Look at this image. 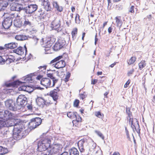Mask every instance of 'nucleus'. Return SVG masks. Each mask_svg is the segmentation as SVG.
Segmentation results:
<instances>
[{
	"instance_id": "nucleus-40",
	"label": "nucleus",
	"mask_w": 155,
	"mask_h": 155,
	"mask_svg": "<svg viewBox=\"0 0 155 155\" xmlns=\"http://www.w3.org/2000/svg\"><path fill=\"white\" fill-rule=\"evenodd\" d=\"M95 115L97 117L100 118H102L104 117V115L102 114L100 111H96L95 112Z\"/></svg>"
},
{
	"instance_id": "nucleus-10",
	"label": "nucleus",
	"mask_w": 155,
	"mask_h": 155,
	"mask_svg": "<svg viewBox=\"0 0 155 155\" xmlns=\"http://www.w3.org/2000/svg\"><path fill=\"white\" fill-rule=\"evenodd\" d=\"M18 16L17 14H12L11 15V17H8L6 18L2 23V25L3 27L5 29H8L12 24V19Z\"/></svg>"
},
{
	"instance_id": "nucleus-64",
	"label": "nucleus",
	"mask_w": 155,
	"mask_h": 155,
	"mask_svg": "<svg viewBox=\"0 0 155 155\" xmlns=\"http://www.w3.org/2000/svg\"><path fill=\"white\" fill-rule=\"evenodd\" d=\"M118 62H115L114 63L111 64L110 65V67L111 68H113L114 66L117 63H118Z\"/></svg>"
},
{
	"instance_id": "nucleus-19",
	"label": "nucleus",
	"mask_w": 155,
	"mask_h": 155,
	"mask_svg": "<svg viewBox=\"0 0 155 155\" xmlns=\"http://www.w3.org/2000/svg\"><path fill=\"white\" fill-rule=\"evenodd\" d=\"M21 83H22V82L17 80L13 82L5 83V85L7 87H15L19 85Z\"/></svg>"
},
{
	"instance_id": "nucleus-37",
	"label": "nucleus",
	"mask_w": 155,
	"mask_h": 155,
	"mask_svg": "<svg viewBox=\"0 0 155 155\" xmlns=\"http://www.w3.org/2000/svg\"><path fill=\"white\" fill-rule=\"evenodd\" d=\"M13 23L14 25L17 27L19 28L21 26V22L19 20L18 21L17 20H15Z\"/></svg>"
},
{
	"instance_id": "nucleus-23",
	"label": "nucleus",
	"mask_w": 155,
	"mask_h": 155,
	"mask_svg": "<svg viewBox=\"0 0 155 155\" xmlns=\"http://www.w3.org/2000/svg\"><path fill=\"white\" fill-rule=\"evenodd\" d=\"M2 116L0 117V128L8 127V119H2Z\"/></svg>"
},
{
	"instance_id": "nucleus-56",
	"label": "nucleus",
	"mask_w": 155,
	"mask_h": 155,
	"mask_svg": "<svg viewBox=\"0 0 155 155\" xmlns=\"http://www.w3.org/2000/svg\"><path fill=\"white\" fill-rule=\"evenodd\" d=\"M5 60L4 59L2 56H0V64H3L5 63Z\"/></svg>"
},
{
	"instance_id": "nucleus-36",
	"label": "nucleus",
	"mask_w": 155,
	"mask_h": 155,
	"mask_svg": "<svg viewBox=\"0 0 155 155\" xmlns=\"http://www.w3.org/2000/svg\"><path fill=\"white\" fill-rule=\"evenodd\" d=\"M52 100L50 98L48 97L45 100V105L46 106H49L52 104Z\"/></svg>"
},
{
	"instance_id": "nucleus-25",
	"label": "nucleus",
	"mask_w": 155,
	"mask_h": 155,
	"mask_svg": "<svg viewBox=\"0 0 155 155\" xmlns=\"http://www.w3.org/2000/svg\"><path fill=\"white\" fill-rule=\"evenodd\" d=\"M115 20L117 26L120 28L123 24V21L121 19V17L120 16H116L115 18Z\"/></svg>"
},
{
	"instance_id": "nucleus-11",
	"label": "nucleus",
	"mask_w": 155,
	"mask_h": 155,
	"mask_svg": "<svg viewBox=\"0 0 155 155\" xmlns=\"http://www.w3.org/2000/svg\"><path fill=\"white\" fill-rule=\"evenodd\" d=\"M50 26L51 29L58 32L61 30V22L58 19H55L51 23Z\"/></svg>"
},
{
	"instance_id": "nucleus-16",
	"label": "nucleus",
	"mask_w": 155,
	"mask_h": 155,
	"mask_svg": "<svg viewBox=\"0 0 155 155\" xmlns=\"http://www.w3.org/2000/svg\"><path fill=\"white\" fill-rule=\"evenodd\" d=\"M27 98L25 95H20L17 99L16 102L18 105H22L26 102Z\"/></svg>"
},
{
	"instance_id": "nucleus-38",
	"label": "nucleus",
	"mask_w": 155,
	"mask_h": 155,
	"mask_svg": "<svg viewBox=\"0 0 155 155\" xmlns=\"http://www.w3.org/2000/svg\"><path fill=\"white\" fill-rule=\"evenodd\" d=\"M72 123L74 126L78 127H80L81 125V122L76 120H73Z\"/></svg>"
},
{
	"instance_id": "nucleus-1",
	"label": "nucleus",
	"mask_w": 155,
	"mask_h": 155,
	"mask_svg": "<svg viewBox=\"0 0 155 155\" xmlns=\"http://www.w3.org/2000/svg\"><path fill=\"white\" fill-rule=\"evenodd\" d=\"M51 139L48 137L41 139L38 142L37 149L39 151L48 150L51 144Z\"/></svg>"
},
{
	"instance_id": "nucleus-20",
	"label": "nucleus",
	"mask_w": 155,
	"mask_h": 155,
	"mask_svg": "<svg viewBox=\"0 0 155 155\" xmlns=\"http://www.w3.org/2000/svg\"><path fill=\"white\" fill-rule=\"evenodd\" d=\"M43 6L47 11H50L51 9L50 3L48 0H42Z\"/></svg>"
},
{
	"instance_id": "nucleus-61",
	"label": "nucleus",
	"mask_w": 155,
	"mask_h": 155,
	"mask_svg": "<svg viewBox=\"0 0 155 155\" xmlns=\"http://www.w3.org/2000/svg\"><path fill=\"white\" fill-rule=\"evenodd\" d=\"M112 29H113V28L111 27H109L108 28V33H111L112 31Z\"/></svg>"
},
{
	"instance_id": "nucleus-18",
	"label": "nucleus",
	"mask_w": 155,
	"mask_h": 155,
	"mask_svg": "<svg viewBox=\"0 0 155 155\" xmlns=\"http://www.w3.org/2000/svg\"><path fill=\"white\" fill-rule=\"evenodd\" d=\"M86 140V139L83 138L80 140L78 143V148L81 152H84L85 151L84 144Z\"/></svg>"
},
{
	"instance_id": "nucleus-28",
	"label": "nucleus",
	"mask_w": 155,
	"mask_h": 155,
	"mask_svg": "<svg viewBox=\"0 0 155 155\" xmlns=\"http://www.w3.org/2000/svg\"><path fill=\"white\" fill-rule=\"evenodd\" d=\"M8 5V3L6 1H3L0 2V11L4 10Z\"/></svg>"
},
{
	"instance_id": "nucleus-41",
	"label": "nucleus",
	"mask_w": 155,
	"mask_h": 155,
	"mask_svg": "<svg viewBox=\"0 0 155 155\" xmlns=\"http://www.w3.org/2000/svg\"><path fill=\"white\" fill-rule=\"evenodd\" d=\"M1 155H3L5 154H6L8 153V150L7 148L3 147L1 146Z\"/></svg>"
},
{
	"instance_id": "nucleus-50",
	"label": "nucleus",
	"mask_w": 155,
	"mask_h": 155,
	"mask_svg": "<svg viewBox=\"0 0 155 155\" xmlns=\"http://www.w3.org/2000/svg\"><path fill=\"white\" fill-rule=\"evenodd\" d=\"M47 76L52 79L55 78L54 77V74L53 73H49L47 74Z\"/></svg>"
},
{
	"instance_id": "nucleus-39",
	"label": "nucleus",
	"mask_w": 155,
	"mask_h": 155,
	"mask_svg": "<svg viewBox=\"0 0 155 155\" xmlns=\"http://www.w3.org/2000/svg\"><path fill=\"white\" fill-rule=\"evenodd\" d=\"M59 44L61 45V46L62 48L66 44V42L64 39L61 38L58 39L57 41Z\"/></svg>"
},
{
	"instance_id": "nucleus-42",
	"label": "nucleus",
	"mask_w": 155,
	"mask_h": 155,
	"mask_svg": "<svg viewBox=\"0 0 155 155\" xmlns=\"http://www.w3.org/2000/svg\"><path fill=\"white\" fill-rule=\"evenodd\" d=\"M75 22L76 23L79 24L81 20L80 19V16L78 14H76L75 17Z\"/></svg>"
},
{
	"instance_id": "nucleus-46",
	"label": "nucleus",
	"mask_w": 155,
	"mask_h": 155,
	"mask_svg": "<svg viewBox=\"0 0 155 155\" xmlns=\"http://www.w3.org/2000/svg\"><path fill=\"white\" fill-rule=\"evenodd\" d=\"M134 8L135 7L134 5H131L129 9V12L134 14Z\"/></svg>"
},
{
	"instance_id": "nucleus-51",
	"label": "nucleus",
	"mask_w": 155,
	"mask_h": 155,
	"mask_svg": "<svg viewBox=\"0 0 155 155\" xmlns=\"http://www.w3.org/2000/svg\"><path fill=\"white\" fill-rule=\"evenodd\" d=\"M24 25L25 26L27 25H31V23L28 19H25L24 22Z\"/></svg>"
},
{
	"instance_id": "nucleus-54",
	"label": "nucleus",
	"mask_w": 155,
	"mask_h": 155,
	"mask_svg": "<svg viewBox=\"0 0 155 155\" xmlns=\"http://www.w3.org/2000/svg\"><path fill=\"white\" fill-rule=\"evenodd\" d=\"M130 82V79L128 80L127 81L126 83L124 85V88H127L129 86Z\"/></svg>"
},
{
	"instance_id": "nucleus-34",
	"label": "nucleus",
	"mask_w": 155,
	"mask_h": 155,
	"mask_svg": "<svg viewBox=\"0 0 155 155\" xmlns=\"http://www.w3.org/2000/svg\"><path fill=\"white\" fill-rule=\"evenodd\" d=\"M78 33V29L77 28H75L73 29L71 32V35L72 38H75L77 37V35Z\"/></svg>"
},
{
	"instance_id": "nucleus-7",
	"label": "nucleus",
	"mask_w": 155,
	"mask_h": 155,
	"mask_svg": "<svg viewBox=\"0 0 155 155\" xmlns=\"http://www.w3.org/2000/svg\"><path fill=\"white\" fill-rule=\"evenodd\" d=\"M63 58L62 55L58 56L51 60L50 62V64H53L56 62L54 67L58 69L63 68L66 65L65 61L63 60L60 61Z\"/></svg>"
},
{
	"instance_id": "nucleus-29",
	"label": "nucleus",
	"mask_w": 155,
	"mask_h": 155,
	"mask_svg": "<svg viewBox=\"0 0 155 155\" xmlns=\"http://www.w3.org/2000/svg\"><path fill=\"white\" fill-rule=\"evenodd\" d=\"M70 155H79V152L77 149L74 147L72 148L69 151Z\"/></svg>"
},
{
	"instance_id": "nucleus-35",
	"label": "nucleus",
	"mask_w": 155,
	"mask_h": 155,
	"mask_svg": "<svg viewBox=\"0 0 155 155\" xmlns=\"http://www.w3.org/2000/svg\"><path fill=\"white\" fill-rule=\"evenodd\" d=\"M62 47L59 44L57 41L53 46V49L55 51H58Z\"/></svg>"
},
{
	"instance_id": "nucleus-3",
	"label": "nucleus",
	"mask_w": 155,
	"mask_h": 155,
	"mask_svg": "<svg viewBox=\"0 0 155 155\" xmlns=\"http://www.w3.org/2000/svg\"><path fill=\"white\" fill-rule=\"evenodd\" d=\"M18 121L14 126L13 129V136L15 140H19L21 138V133L23 129V122L21 120H17Z\"/></svg>"
},
{
	"instance_id": "nucleus-48",
	"label": "nucleus",
	"mask_w": 155,
	"mask_h": 155,
	"mask_svg": "<svg viewBox=\"0 0 155 155\" xmlns=\"http://www.w3.org/2000/svg\"><path fill=\"white\" fill-rule=\"evenodd\" d=\"M75 118L76 119L75 120H77L79 122H82V119L79 115H77Z\"/></svg>"
},
{
	"instance_id": "nucleus-47",
	"label": "nucleus",
	"mask_w": 155,
	"mask_h": 155,
	"mask_svg": "<svg viewBox=\"0 0 155 155\" xmlns=\"http://www.w3.org/2000/svg\"><path fill=\"white\" fill-rule=\"evenodd\" d=\"M52 80L53 82L52 84L51 83V87H54L55 83H56L58 81V80L56 79L55 78Z\"/></svg>"
},
{
	"instance_id": "nucleus-45",
	"label": "nucleus",
	"mask_w": 155,
	"mask_h": 155,
	"mask_svg": "<svg viewBox=\"0 0 155 155\" xmlns=\"http://www.w3.org/2000/svg\"><path fill=\"white\" fill-rule=\"evenodd\" d=\"M80 103L78 99H76L74 102L73 106L75 107H78Z\"/></svg>"
},
{
	"instance_id": "nucleus-62",
	"label": "nucleus",
	"mask_w": 155,
	"mask_h": 155,
	"mask_svg": "<svg viewBox=\"0 0 155 155\" xmlns=\"http://www.w3.org/2000/svg\"><path fill=\"white\" fill-rule=\"evenodd\" d=\"M109 93V91H106L104 93V95L105 96V97H106V98L108 97L107 95H108Z\"/></svg>"
},
{
	"instance_id": "nucleus-31",
	"label": "nucleus",
	"mask_w": 155,
	"mask_h": 155,
	"mask_svg": "<svg viewBox=\"0 0 155 155\" xmlns=\"http://www.w3.org/2000/svg\"><path fill=\"white\" fill-rule=\"evenodd\" d=\"M71 76V74L69 72H67L65 76L62 79L63 81L66 83L69 81L70 77Z\"/></svg>"
},
{
	"instance_id": "nucleus-27",
	"label": "nucleus",
	"mask_w": 155,
	"mask_h": 155,
	"mask_svg": "<svg viewBox=\"0 0 155 155\" xmlns=\"http://www.w3.org/2000/svg\"><path fill=\"white\" fill-rule=\"evenodd\" d=\"M137 59L136 56H132L127 60V63L129 65H134Z\"/></svg>"
},
{
	"instance_id": "nucleus-5",
	"label": "nucleus",
	"mask_w": 155,
	"mask_h": 155,
	"mask_svg": "<svg viewBox=\"0 0 155 155\" xmlns=\"http://www.w3.org/2000/svg\"><path fill=\"white\" fill-rule=\"evenodd\" d=\"M126 112L128 115V117L129 118V123L131 124V127L133 129H134L138 135H140V129L138 122L136 121L135 123H133V118H131L132 116V113L130 112V109L129 107L126 108Z\"/></svg>"
},
{
	"instance_id": "nucleus-44",
	"label": "nucleus",
	"mask_w": 155,
	"mask_h": 155,
	"mask_svg": "<svg viewBox=\"0 0 155 155\" xmlns=\"http://www.w3.org/2000/svg\"><path fill=\"white\" fill-rule=\"evenodd\" d=\"M96 134L102 139H104V136L102 134L100 131L96 130L95 131Z\"/></svg>"
},
{
	"instance_id": "nucleus-21",
	"label": "nucleus",
	"mask_w": 155,
	"mask_h": 155,
	"mask_svg": "<svg viewBox=\"0 0 155 155\" xmlns=\"http://www.w3.org/2000/svg\"><path fill=\"white\" fill-rule=\"evenodd\" d=\"M34 76V75L32 74H30L25 76L24 79L25 81L23 82V83H31L33 79H34L33 78Z\"/></svg>"
},
{
	"instance_id": "nucleus-26",
	"label": "nucleus",
	"mask_w": 155,
	"mask_h": 155,
	"mask_svg": "<svg viewBox=\"0 0 155 155\" xmlns=\"http://www.w3.org/2000/svg\"><path fill=\"white\" fill-rule=\"evenodd\" d=\"M52 5L53 7L55 8L59 12H61L63 11V8L62 6H59L58 3L56 1H54L52 2Z\"/></svg>"
},
{
	"instance_id": "nucleus-17",
	"label": "nucleus",
	"mask_w": 155,
	"mask_h": 155,
	"mask_svg": "<svg viewBox=\"0 0 155 155\" xmlns=\"http://www.w3.org/2000/svg\"><path fill=\"white\" fill-rule=\"evenodd\" d=\"M13 105V102L12 100H8L5 102V106L7 108L10 110L15 111L16 109Z\"/></svg>"
},
{
	"instance_id": "nucleus-49",
	"label": "nucleus",
	"mask_w": 155,
	"mask_h": 155,
	"mask_svg": "<svg viewBox=\"0 0 155 155\" xmlns=\"http://www.w3.org/2000/svg\"><path fill=\"white\" fill-rule=\"evenodd\" d=\"M26 86L25 85H22L18 88V90L19 91H25L26 88Z\"/></svg>"
},
{
	"instance_id": "nucleus-6",
	"label": "nucleus",
	"mask_w": 155,
	"mask_h": 155,
	"mask_svg": "<svg viewBox=\"0 0 155 155\" xmlns=\"http://www.w3.org/2000/svg\"><path fill=\"white\" fill-rule=\"evenodd\" d=\"M10 4V10L12 11L20 12L23 8V5L19 3L20 0H8Z\"/></svg>"
},
{
	"instance_id": "nucleus-24",
	"label": "nucleus",
	"mask_w": 155,
	"mask_h": 155,
	"mask_svg": "<svg viewBox=\"0 0 155 155\" xmlns=\"http://www.w3.org/2000/svg\"><path fill=\"white\" fill-rule=\"evenodd\" d=\"M18 46V44L15 42H11L5 44V48L12 49L16 48Z\"/></svg>"
},
{
	"instance_id": "nucleus-4",
	"label": "nucleus",
	"mask_w": 155,
	"mask_h": 155,
	"mask_svg": "<svg viewBox=\"0 0 155 155\" xmlns=\"http://www.w3.org/2000/svg\"><path fill=\"white\" fill-rule=\"evenodd\" d=\"M55 39L51 37H46L43 38L40 41L41 44L45 48V51H48L51 49Z\"/></svg>"
},
{
	"instance_id": "nucleus-58",
	"label": "nucleus",
	"mask_w": 155,
	"mask_h": 155,
	"mask_svg": "<svg viewBox=\"0 0 155 155\" xmlns=\"http://www.w3.org/2000/svg\"><path fill=\"white\" fill-rule=\"evenodd\" d=\"M6 49L5 48L3 47L0 46V53H1L3 51H5Z\"/></svg>"
},
{
	"instance_id": "nucleus-9",
	"label": "nucleus",
	"mask_w": 155,
	"mask_h": 155,
	"mask_svg": "<svg viewBox=\"0 0 155 155\" xmlns=\"http://www.w3.org/2000/svg\"><path fill=\"white\" fill-rule=\"evenodd\" d=\"M42 121V120L39 117L32 118L28 123L29 127L31 129H34L40 125Z\"/></svg>"
},
{
	"instance_id": "nucleus-8",
	"label": "nucleus",
	"mask_w": 155,
	"mask_h": 155,
	"mask_svg": "<svg viewBox=\"0 0 155 155\" xmlns=\"http://www.w3.org/2000/svg\"><path fill=\"white\" fill-rule=\"evenodd\" d=\"M63 148L62 145L61 144L59 143H53L51 144L48 150L51 155L59 153L60 151H61Z\"/></svg>"
},
{
	"instance_id": "nucleus-14",
	"label": "nucleus",
	"mask_w": 155,
	"mask_h": 155,
	"mask_svg": "<svg viewBox=\"0 0 155 155\" xmlns=\"http://www.w3.org/2000/svg\"><path fill=\"white\" fill-rule=\"evenodd\" d=\"M25 48H24L21 47H19L16 49L14 50V51L18 55H22L25 53V57L26 58V55L27 54V48L25 45L24 46Z\"/></svg>"
},
{
	"instance_id": "nucleus-32",
	"label": "nucleus",
	"mask_w": 155,
	"mask_h": 155,
	"mask_svg": "<svg viewBox=\"0 0 155 155\" xmlns=\"http://www.w3.org/2000/svg\"><path fill=\"white\" fill-rule=\"evenodd\" d=\"M15 38L18 40L23 41L26 40L27 37L25 36L21 35H16Z\"/></svg>"
},
{
	"instance_id": "nucleus-2",
	"label": "nucleus",
	"mask_w": 155,
	"mask_h": 155,
	"mask_svg": "<svg viewBox=\"0 0 155 155\" xmlns=\"http://www.w3.org/2000/svg\"><path fill=\"white\" fill-rule=\"evenodd\" d=\"M2 119H8V127L14 126L19 119H15L14 114L7 110H5L3 114Z\"/></svg>"
},
{
	"instance_id": "nucleus-52",
	"label": "nucleus",
	"mask_w": 155,
	"mask_h": 155,
	"mask_svg": "<svg viewBox=\"0 0 155 155\" xmlns=\"http://www.w3.org/2000/svg\"><path fill=\"white\" fill-rule=\"evenodd\" d=\"M26 90L25 91L29 93H30L31 92L32 90H31L32 88L28 86H26Z\"/></svg>"
},
{
	"instance_id": "nucleus-12",
	"label": "nucleus",
	"mask_w": 155,
	"mask_h": 155,
	"mask_svg": "<svg viewBox=\"0 0 155 155\" xmlns=\"http://www.w3.org/2000/svg\"><path fill=\"white\" fill-rule=\"evenodd\" d=\"M60 91V89L58 87H56V89L51 91L49 92V95L55 101H56L55 104H56L57 101L59 98V95L58 92Z\"/></svg>"
},
{
	"instance_id": "nucleus-55",
	"label": "nucleus",
	"mask_w": 155,
	"mask_h": 155,
	"mask_svg": "<svg viewBox=\"0 0 155 155\" xmlns=\"http://www.w3.org/2000/svg\"><path fill=\"white\" fill-rule=\"evenodd\" d=\"M86 97V96L84 94H80V99L82 100H84Z\"/></svg>"
},
{
	"instance_id": "nucleus-33",
	"label": "nucleus",
	"mask_w": 155,
	"mask_h": 155,
	"mask_svg": "<svg viewBox=\"0 0 155 155\" xmlns=\"http://www.w3.org/2000/svg\"><path fill=\"white\" fill-rule=\"evenodd\" d=\"M146 61L144 60H142L138 64L139 68L140 70H142L146 66Z\"/></svg>"
},
{
	"instance_id": "nucleus-57",
	"label": "nucleus",
	"mask_w": 155,
	"mask_h": 155,
	"mask_svg": "<svg viewBox=\"0 0 155 155\" xmlns=\"http://www.w3.org/2000/svg\"><path fill=\"white\" fill-rule=\"evenodd\" d=\"M98 81V80L97 79H92L91 81V84H95Z\"/></svg>"
},
{
	"instance_id": "nucleus-30",
	"label": "nucleus",
	"mask_w": 155,
	"mask_h": 155,
	"mask_svg": "<svg viewBox=\"0 0 155 155\" xmlns=\"http://www.w3.org/2000/svg\"><path fill=\"white\" fill-rule=\"evenodd\" d=\"M77 113L76 112L69 111L67 113V116L71 119H74L76 117Z\"/></svg>"
},
{
	"instance_id": "nucleus-13",
	"label": "nucleus",
	"mask_w": 155,
	"mask_h": 155,
	"mask_svg": "<svg viewBox=\"0 0 155 155\" xmlns=\"http://www.w3.org/2000/svg\"><path fill=\"white\" fill-rule=\"evenodd\" d=\"M38 8L36 4H31L25 8V12L27 14H31L35 11Z\"/></svg>"
},
{
	"instance_id": "nucleus-15",
	"label": "nucleus",
	"mask_w": 155,
	"mask_h": 155,
	"mask_svg": "<svg viewBox=\"0 0 155 155\" xmlns=\"http://www.w3.org/2000/svg\"><path fill=\"white\" fill-rule=\"evenodd\" d=\"M51 81L49 78H44L41 79L40 83L46 88L51 87Z\"/></svg>"
},
{
	"instance_id": "nucleus-22",
	"label": "nucleus",
	"mask_w": 155,
	"mask_h": 155,
	"mask_svg": "<svg viewBox=\"0 0 155 155\" xmlns=\"http://www.w3.org/2000/svg\"><path fill=\"white\" fill-rule=\"evenodd\" d=\"M36 103L38 106L43 107L45 105V100L42 97H38L36 99Z\"/></svg>"
},
{
	"instance_id": "nucleus-43",
	"label": "nucleus",
	"mask_w": 155,
	"mask_h": 155,
	"mask_svg": "<svg viewBox=\"0 0 155 155\" xmlns=\"http://www.w3.org/2000/svg\"><path fill=\"white\" fill-rule=\"evenodd\" d=\"M39 153V155H51L48 150H47L46 151H43Z\"/></svg>"
},
{
	"instance_id": "nucleus-59",
	"label": "nucleus",
	"mask_w": 155,
	"mask_h": 155,
	"mask_svg": "<svg viewBox=\"0 0 155 155\" xmlns=\"http://www.w3.org/2000/svg\"><path fill=\"white\" fill-rule=\"evenodd\" d=\"M6 61L8 62L9 63L12 62L14 61V60L13 59L10 58H8L7 59Z\"/></svg>"
},
{
	"instance_id": "nucleus-53",
	"label": "nucleus",
	"mask_w": 155,
	"mask_h": 155,
	"mask_svg": "<svg viewBox=\"0 0 155 155\" xmlns=\"http://www.w3.org/2000/svg\"><path fill=\"white\" fill-rule=\"evenodd\" d=\"M134 71V68H132V69L130 71H128L127 73V75L128 76H130L133 74Z\"/></svg>"
},
{
	"instance_id": "nucleus-60",
	"label": "nucleus",
	"mask_w": 155,
	"mask_h": 155,
	"mask_svg": "<svg viewBox=\"0 0 155 155\" xmlns=\"http://www.w3.org/2000/svg\"><path fill=\"white\" fill-rule=\"evenodd\" d=\"M125 131L126 133V135L127 137H129V132L128 130L127 129V128L126 127H125Z\"/></svg>"
},
{
	"instance_id": "nucleus-63",
	"label": "nucleus",
	"mask_w": 155,
	"mask_h": 155,
	"mask_svg": "<svg viewBox=\"0 0 155 155\" xmlns=\"http://www.w3.org/2000/svg\"><path fill=\"white\" fill-rule=\"evenodd\" d=\"M27 108L28 110H32V107L31 105H29L27 106Z\"/></svg>"
}]
</instances>
